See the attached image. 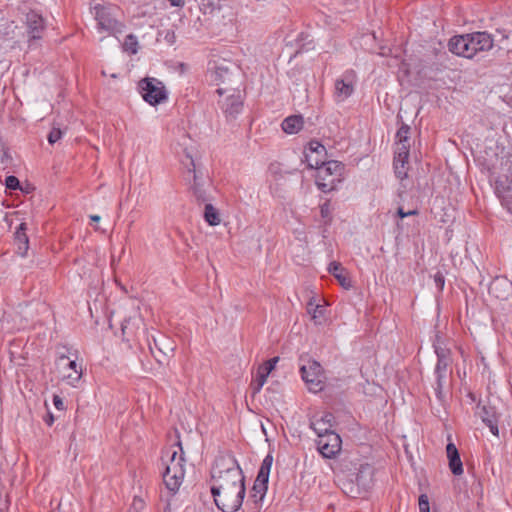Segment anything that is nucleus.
<instances>
[{
    "label": "nucleus",
    "mask_w": 512,
    "mask_h": 512,
    "mask_svg": "<svg viewBox=\"0 0 512 512\" xmlns=\"http://www.w3.org/2000/svg\"><path fill=\"white\" fill-rule=\"evenodd\" d=\"M27 26L33 39L41 37V32L44 29V21L41 15L31 11L26 16Z\"/></svg>",
    "instance_id": "22"
},
{
    "label": "nucleus",
    "mask_w": 512,
    "mask_h": 512,
    "mask_svg": "<svg viewBox=\"0 0 512 512\" xmlns=\"http://www.w3.org/2000/svg\"><path fill=\"white\" fill-rule=\"evenodd\" d=\"M469 396H470V399H472V400H474V399H475V398H474V394L469 393Z\"/></svg>",
    "instance_id": "58"
},
{
    "label": "nucleus",
    "mask_w": 512,
    "mask_h": 512,
    "mask_svg": "<svg viewBox=\"0 0 512 512\" xmlns=\"http://www.w3.org/2000/svg\"><path fill=\"white\" fill-rule=\"evenodd\" d=\"M320 148V141L312 140L304 150V159L302 162L306 163L309 170H315L316 174L315 185L320 189V180L318 178V170L320 169V157L318 155V149Z\"/></svg>",
    "instance_id": "13"
},
{
    "label": "nucleus",
    "mask_w": 512,
    "mask_h": 512,
    "mask_svg": "<svg viewBox=\"0 0 512 512\" xmlns=\"http://www.w3.org/2000/svg\"><path fill=\"white\" fill-rule=\"evenodd\" d=\"M394 154L398 156L405 155L409 157L410 143H396V149L394 151Z\"/></svg>",
    "instance_id": "36"
},
{
    "label": "nucleus",
    "mask_w": 512,
    "mask_h": 512,
    "mask_svg": "<svg viewBox=\"0 0 512 512\" xmlns=\"http://www.w3.org/2000/svg\"><path fill=\"white\" fill-rule=\"evenodd\" d=\"M91 9L100 32H107L108 34L122 32L123 26L115 17V12L117 11L115 7L95 3Z\"/></svg>",
    "instance_id": "7"
},
{
    "label": "nucleus",
    "mask_w": 512,
    "mask_h": 512,
    "mask_svg": "<svg viewBox=\"0 0 512 512\" xmlns=\"http://www.w3.org/2000/svg\"><path fill=\"white\" fill-rule=\"evenodd\" d=\"M342 455V439L340 435L330 429L322 431V458L333 459L329 463L334 473L344 472L348 469L345 459L339 460Z\"/></svg>",
    "instance_id": "5"
},
{
    "label": "nucleus",
    "mask_w": 512,
    "mask_h": 512,
    "mask_svg": "<svg viewBox=\"0 0 512 512\" xmlns=\"http://www.w3.org/2000/svg\"><path fill=\"white\" fill-rule=\"evenodd\" d=\"M149 105L156 107L157 105L165 102L167 98H143Z\"/></svg>",
    "instance_id": "42"
},
{
    "label": "nucleus",
    "mask_w": 512,
    "mask_h": 512,
    "mask_svg": "<svg viewBox=\"0 0 512 512\" xmlns=\"http://www.w3.org/2000/svg\"><path fill=\"white\" fill-rule=\"evenodd\" d=\"M322 423H327L330 427H332L335 423V417L332 413L327 412L322 416Z\"/></svg>",
    "instance_id": "43"
},
{
    "label": "nucleus",
    "mask_w": 512,
    "mask_h": 512,
    "mask_svg": "<svg viewBox=\"0 0 512 512\" xmlns=\"http://www.w3.org/2000/svg\"><path fill=\"white\" fill-rule=\"evenodd\" d=\"M490 429V432L498 436L499 435V429H498V420L489 421V424L487 425Z\"/></svg>",
    "instance_id": "46"
},
{
    "label": "nucleus",
    "mask_w": 512,
    "mask_h": 512,
    "mask_svg": "<svg viewBox=\"0 0 512 512\" xmlns=\"http://www.w3.org/2000/svg\"><path fill=\"white\" fill-rule=\"evenodd\" d=\"M278 362H279V357L276 356V357H273V358L267 360L266 362H264V364L267 367V369H269L270 372H272V370L275 368V366Z\"/></svg>",
    "instance_id": "44"
},
{
    "label": "nucleus",
    "mask_w": 512,
    "mask_h": 512,
    "mask_svg": "<svg viewBox=\"0 0 512 512\" xmlns=\"http://www.w3.org/2000/svg\"><path fill=\"white\" fill-rule=\"evenodd\" d=\"M495 193L497 197L500 199V201H503V197L506 196V194H512V187L511 184L507 183V180H497L495 183Z\"/></svg>",
    "instance_id": "29"
},
{
    "label": "nucleus",
    "mask_w": 512,
    "mask_h": 512,
    "mask_svg": "<svg viewBox=\"0 0 512 512\" xmlns=\"http://www.w3.org/2000/svg\"><path fill=\"white\" fill-rule=\"evenodd\" d=\"M436 287L441 291L444 288L445 277L441 272H437L434 276Z\"/></svg>",
    "instance_id": "41"
},
{
    "label": "nucleus",
    "mask_w": 512,
    "mask_h": 512,
    "mask_svg": "<svg viewBox=\"0 0 512 512\" xmlns=\"http://www.w3.org/2000/svg\"><path fill=\"white\" fill-rule=\"evenodd\" d=\"M433 348L437 356L434 373L449 374V367L452 363L451 350L442 346V340L439 333L435 335V339L433 340Z\"/></svg>",
    "instance_id": "12"
},
{
    "label": "nucleus",
    "mask_w": 512,
    "mask_h": 512,
    "mask_svg": "<svg viewBox=\"0 0 512 512\" xmlns=\"http://www.w3.org/2000/svg\"><path fill=\"white\" fill-rule=\"evenodd\" d=\"M354 478L343 483V491L349 497H364L374 484V467L369 463H362L357 468Z\"/></svg>",
    "instance_id": "4"
},
{
    "label": "nucleus",
    "mask_w": 512,
    "mask_h": 512,
    "mask_svg": "<svg viewBox=\"0 0 512 512\" xmlns=\"http://www.w3.org/2000/svg\"><path fill=\"white\" fill-rule=\"evenodd\" d=\"M435 384L434 391L439 403L444 406L447 403L448 394V374L446 373H434Z\"/></svg>",
    "instance_id": "21"
},
{
    "label": "nucleus",
    "mask_w": 512,
    "mask_h": 512,
    "mask_svg": "<svg viewBox=\"0 0 512 512\" xmlns=\"http://www.w3.org/2000/svg\"><path fill=\"white\" fill-rule=\"evenodd\" d=\"M220 105L227 116L235 117L242 111L244 103L241 98H224Z\"/></svg>",
    "instance_id": "23"
},
{
    "label": "nucleus",
    "mask_w": 512,
    "mask_h": 512,
    "mask_svg": "<svg viewBox=\"0 0 512 512\" xmlns=\"http://www.w3.org/2000/svg\"><path fill=\"white\" fill-rule=\"evenodd\" d=\"M356 81L357 76L353 70L345 71L335 82L336 92L339 95L350 96L354 92Z\"/></svg>",
    "instance_id": "17"
},
{
    "label": "nucleus",
    "mask_w": 512,
    "mask_h": 512,
    "mask_svg": "<svg viewBox=\"0 0 512 512\" xmlns=\"http://www.w3.org/2000/svg\"><path fill=\"white\" fill-rule=\"evenodd\" d=\"M111 77L115 78V77H116V74H115V73H112V74H111Z\"/></svg>",
    "instance_id": "60"
},
{
    "label": "nucleus",
    "mask_w": 512,
    "mask_h": 512,
    "mask_svg": "<svg viewBox=\"0 0 512 512\" xmlns=\"http://www.w3.org/2000/svg\"><path fill=\"white\" fill-rule=\"evenodd\" d=\"M204 220L210 226H217L221 223V216L218 211L211 203L206 202L203 213Z\"/></svg>",
    "instance_id": "27"
},
{
    "label": "nucleus",
    "mask_w": 512,
    "mask_h": 512,
    "mask_svg": "<svg viewBox=\"0 0 512 512\" xmlns=\"http://www.w3.org/2000/svg\"><path fill=\"white\" fill-rule=\"evenodd\" d=\"M164 454L168 460L164 462L163 482L170 492L175 493L179 490L185 476V458L181 443L178 442L175 447L168 448Z\"/></svg>",
    "instance_id": "3"
},
{
    "label": "nucleus",
    "mask_w": 512,
    "mask_h": 512,
    "mask_svg": "<svg viewBox=\"0 0 512 512\" xmlns=\"http://www.w3.org/2000/svg\"><path fill=\"white\" fill-rule=\"evenodd\" d=\"M90 219H91L93 222H99V221H100V216H99V215H91V216H90Z\"/></svg>",
    "instance_id": "53"
},
{
    "label": "nucleus",
    "mask_w": 512,
    "mask_h": 512,
    "mask_svg": "<svg viewBox=\"0 0 512 512\" xmlns=\"http://www.w3.org/2000/svg\"><path fill=\"white\" fill-rule=\"evenodd\" d=\"M479 415L486 425L489 424V421L498 420L496 408L493 406H482Z\"/></svg>",
    "instance_id": "28"
},
{
    "label": "nucleus",
    "mask_w": 512,
    "mask_h": 512,
    "mask_svg": "<svg viewBox=\"0 0 512 512\" xmlns=\"http://www.w3.org/2000/svg\"><path fill=\"white\" fill-rule=\"evenodd\" d=\"M267 378L262 375L256 374L255 378L251 381L250 388L253 394L259 393L264 384L266 383Z\"/></svg>",
    "instance_id": "33"
},
{
    "label": "nucleus",
    "mask_w": 512,
    "mask_h": 512,
    "mask_svg": "<svg viewBox=\"0 0 512 512\" xmlns=\"http://www.w3.org/2000/svg\"><path fill=\"white\" fill-rule=\"evenodd\" d=\"M326 389V381L322 379V388L321 391L323 392Z\"/></svg>",
    "instance_id": "56"
},
{
    "label": "nucleus",
    "mask_w": 512,
    "mask_h": 512,
    "mask_svg": "<svg viewBox=\"0 0 512 512\" xmlns=\"http://www.w3.org/2000/svg\"><path fill=\"white\" fill-rule=\"evenodd\" d=\"M446 453L448 458L449 469L453 475L459 476L463 473V464L459 451L454 443L449 442L446 445Z\"/></svg>",
    "instance_id": "19"
},
{
    "label": "nucleus",
    "mask_w": 512,
    "mask_h": 512,
    "mask_svg": "<svg viewBox=\"0 0 512 512\" xmlns=\"http://www.w3.org/2000/svg\"><path fill=\"white\" fill-rule=\"evenodd\" d=\"M408 159H409V157H407L405 155L398 156V155L394 154V161H393L394 172H395L396 177L401 180H403L407 177L408 164H409Z\"/></svg>",
    "instance_id": "26"
},
{
    "label": "nucleus",
    "mask_w": 512,
    "mask_h": 512,
    "mask_svg": "<svg viewBox=\"0 0 512 512\" xmlns=\"http://www.w3.org/2000/svg\"><path fill=\"white\" fill-rule=\"evenodd\" d=\"M5 185L8 189L15 190L19 188L20 182L15 176H8L5 180Z\"/></svg>",
    "instance_id": "39"
},
{
    "label": "nucleus",
    "mask_w": 512,
    "mask_h": 512,
    "mask_svg": "<svg viewBox=\"0 0 512 512\" xmlns=\"http://www.w3.org/2000/svg\"><path fill=\"white\" fill-rule=\"evenodd\" d=\"M62 137V132L59 128H53L48 134V142L50 144L56 143Z\"/></svg>",
    "instance_id": "38"
},
{
    "label": "nucleus",
    "mask_w": 512,
    "mask_h": 512,
    "mask_svg": "<svg viewBox=\"0 0 512 512\" xmlns=\"http://www.w3.org/2000/svg\"><path fill=\"white\" fill-rule=\"evenodd\" d=\"M470 33L453 36L448 42V49L455 55L472 58Z\"/></svg>",
    "instance_id": "15"
},
{
    "label": "nucleus",
    "mask_w": 512,
    "mask_h": 512,
    "mask_svg": "<svg viewBox=\"0 0 512 512\" xmlns=\"http://www.w3.org/2000/svg\"><path fill=\"white\" fill-rule=\"evenodd\" d=\"M303 118L300 115H292L286 117L282 124V130L287 134H296L303 127Z\"/></svg>",
    "instance_id": "24"
},
{
    "label": "nucleus",
    "mask_w": 512,
    "mask_h": 512,
    "mask_svg": "<svg viewBox=\"0 0 512 512\" xmlns=\"http://www.w3.org/2000/svg\"><path fill=\"white\" fill-rule=\"evenodd\" d=\"M26 224L21 223L15 233V239L18 243V253L25 256L28 251V236L26 234Z\"/></svg>",
    "instance_id": "25"
},
{
    "label": "nucleus",
    "mask_w": 512,
    "mask_h": 512,
    "mask_svg": "<svg viewBox=\"0 0 512 512\" xmlns=\"http://www.w3.org/2000/svg\"><path fill=\"white\" fill-rule=\"evenodd\" d=\"M469 37L471 38L470 46L472 56H474L477 52L488 51L493 47L492 36L485 31L470 33Z\"/></svg>",
    "instance_id": "18"
},
{
    "label": "nucleus",
    "mask_w": 512,
    "mask_h": 512,
    "mask_svg": "<svg viewBox=\"0 0 512 512\" xmlns=\"http://www.w3.org/2000/svg\"><path fill=\"white\" fill-rule=\"evenodd\" d=\"M321 301H322V307H323L324 305H327V303H326V301H325V299H324L323 297L321 298Z\"/></svg>",
    "instance_id": "57"
},
{
    "label": "nucleus",
    "mask_w": 512,
    "mask_h": 512,
    "mask_svg": "<svg viewBox=\"0 0 512 512\" xmlns=\"http://www.w3.org/2000/svg\"><path fill=\"white\" fill-rule=\"evenodd\" d=\"M129 512H146L145 501L142 498L135 496L133 498Z\"/></svg>",
    "instance_id": "34"
},
{
    "label": "nucleus",
    "mask_w": 512,
    "mask_h": 512,
    "mask_svg": "<svg viewBox=\"0 0 512 512\" xmlns=\"http://www.w3.org/2000/svg\"><path fill=\"white\" fill-rule=\"evenodd\" d=\"M501 204L510 214H512V193L506 194V196L503 197Z\"/></svg>",
    "instance_id": "40"
},
{
    "label": "nucleus",
    "mask_w": 512,
    "mask_h": 512,
    "mask_svg": "<svg viewBox=\"0 0 512 512\" xmlns=\"http://www.w3.org/2000/svg\"><path fill=\"white\" fill-rule=\"evenodd\" d=\"M270 370L267 369V367L265 366V364L263 363L262 365H260L257 369V373L258 375H262L263 377L265 378H268L269 374H270Z\"/></svg>",
    "instance_id": "47"
},
{
    "label": "nucleus",
    "mask_w": 512,
    "mask_h": 512,
    "mask_svg": "<svg viewBox=\"0 0 512 512\" xmlns=\"http://www.w3.org/2000/svg\"><path fill=\"white\" fill-rule=\"evenodd\" d=\"M315 449L320 454V440L315 441Z\"/></svg>",
    "instance_id": "54"
},
{
    "label": "nucleus",
    "mask_w": 512,
    "mask_h": 512,
    "mask_svg": "<svg viewBox=\"0 0 512 512\" xmlns=\"http://www.w3.org/2000/svg\"><path fill=\"white\" fill-rule=\"evenodd\" d=\"M272 464L273 456L272 454L269 453L265 456L261 463L257 477L254 481L253 487L250 492V498L253 500L255 504L262 502L267 493L269 475Z\"/></svg>",
    "instance_id": "9"
},
{
    "label": "nucleus",
    "mask_w": 512,
    "mask_h": 512,
    "mask_svg": "<svg viewBox=\"0 0 512 512\" xmlns=\"http://www.w3.org/2000/svg\"><path fill=\"white\" fill-rule=\"evenodd\" d=\"M170 4L175 7H181L184 5L185 0H169Z\"/></svg>",
    "instance_id": "50"
},
{
    "label": "nucleus",
    "mask_w": 512,
    "mask_h": 512,
    "mask_svg": "<svg viewBox=\"0 0 512 512\" xmlns=\"http://www.w3.org/2000/svg\"><path fill=\"white\" fill-rule=\"evenodd\" d=\"M58 361L59 365L63 366L62 380L72 387H77L82 377V366L65 355H61Z\"/></svg>",
    "instance_id": "11"
},
{
    "label": "nucleus",
    "mask_w": 512,
    "mask_h": 512,
    "mask_svg": "<svg viewBox=\"0 0 512 512\" xmlns=\"http://www.w3.org/2000/svg\"><path fill=\"white\" fill-rule=\"evenodd\" d=\"M138 90L141 96H167L169 93L163 82L154 77L140 80Z\"/></svg>",
    "instance_id": "14"
},
{
    "label": "nucleus",
    "mask_w": 512,
    "mask_h": 512,
    "mask_svg": "<svg viewBox=\"0 0 512 512\" xmlns=\"http://www.w3.org/2000/svg\"><path fill=\"white\" fill-rule=\"evenodd\" d=\"M318 419L316 416H311L310 418V428L317 434L318 437H320V430L318 429Z\"/></svg>",
    "instance_id": "45"
},
{
    "label": "nucleus",
    "mask_w": 512,
    "mask_h": 512,
    "mask_svg": "<svg viewBox=\"0 0 512 512\" xmlns=\"http://www.w3.org/2000/svg\"><path fill=\"white\" fill-rule=\"evenodd\" d=\"M488 291L499 300H507L512 295V282L504 276H497L490 283Z\"/></svg>",
    "instance_id": "16"
},
{
    "label": "nucleus",
    "mask_w": 512,
    "mask_h": 512,
    "mask_svg": "<svg viewBox=\"0 0 512 512\" xmlns=\"http://www.w3.org/2000/svg\"><path fill=\"white\" fill-rule=\"evenodd\" d=\"M165 40L167 43L169 44H173L175 42V39H176V36H175V33L174 31L172 30H168L165 34Z\"/></svg>",
    "instance_id": "49"
},
{
    "label": "nucleus",
    "mask_w": 512,
    "mask_h": 512,
    "mask_svg": "<svg viewBox=\"0 0 512 512\" xmlns=\"http://www.w3.org/2000/svg\"><path fill=\"white\" fill-rule=\"evenodd\" d=\"M419 512H430L429 498L427 494H421L418 498Z\"/></svg>",
    "instance_id": "37"
},
{
    "label": "nucleus",
    "mask_w": 512,
    "mask_h": 512,
    "mask_svg": "<svg viewBox=\"0 0 512 512\" xmlns=\"http://www.w3.org/2000/svg\"><path fill=\"white\" fill-rule=\"evenodd\" d=\"M123 48L131 54H136L138 51L137 38L132 34L128 35L123 43Z\"/></svg>",
    "instance_id": "31"
},
{
    "label": "nucleus",
    "mask_w": 512,
    "mask_h": 512,
    "mask_svg": "<svg viewBox=\"0 0 512 512\" xmlns=\"http://www.w3.org/2000/svg\"><path fill=\"white\" fill-rule=\"evenodd\" d=\"M183 165L186 167L188 175L192 176L191 190L196 201L199 204L208 202L210 197L204 187L205 182L203 177L196 171L194 160L189 154L186 155V161H183Z\"/></svg>",
    "instance_id": "10"
},
{
    "label": "nucleus",
    "mask_w": 512,
    "mask_h": 512,
    "mask_svg": "<svg viewBox=\"0 0 512 512\" xmlns=\"http://www.w3.org/2000/svg\"><path fill=\"white\" fill-rule=\"evenodd\" d=\"M301 378L312 393L320 392V363L309 353L299 357Z\"/></svg>",
    "instance_id": "6"
},
{
    "label": "nucleus",
    "mask_w": 512,
    "mask_h": 512,
    "mask_svg": "<svg viewBox=\"0 0 512 512\" xmlns=\"http://www.w3.org/2000/svg\"><path fill=\"white\" fill-rule=\"evenodd\" d=\"M329 206H330V201L329 200H326L322 204V209H321V212H322V224H324V225H326V224L331 222Z\"/></svg>",
    "instance_id": "35"
},
{
    "label": "nucleus",
    "mask_w": 512,
    "mask_h": 512,
    "mask_svg": "<svg viewBox=\"0 0 512 512\" xmlns=\"http://www.w3.org/2000/svg\"><path fill=\"white\" fill-rule=\"evenodd\" d=\"M128 324H129V320H125L122 324H121V329H122V332L125 333V330L128 328Z\"/></svg>",
    "instance_id": "52"
},
{
    "label": "nucleus",
    "mask_w": 512,
    "mask_h": 512,
    "mask_svg": "<svg viewBox=\"0 0 512 512\" xmlns=\"http://www.w3.org/2000/svg\"><path fill=\"white\" fill-rule=\"evenodd\" d=\"M211 478V493L218 509L222 512L238 511L245 496V485L235 457L229 453L219 455L211 469Z\"/></svg>",
    "instance_id": "1"
},
{
    "label": "nucleus",
    "mask_w": 512,
    "mask_h": 512,
    "mask_svg": "<svg viewBox=\"0 0 512 512\" xmlns=\"http://www.w3.org/2000/svg\"><path fill=\"white\" fill-rule=\"evenodd\" d=\"M410 127L407 124H402L396 133V143H410L409 141Z\"/></svg>",
    "instance_id": "32"
},
{
    "label": "nucleus",
    "mask_w": 512,
    "mask_h": 512,
    "mask_svg": "<svg viewBox=\"0 0 512 512\" xmlns=\"http://www.w3.org/2000/svg\"><path fill=\"white\" fill-rule=\"evenodd\" d=\"M322 150H325V145L322 143L321 145Z\"/></svg>",
    "instance_id": "59"
},
{
    "label": "nucleus",
    "mask_w": 512,
    "mask_h": 512,
    "mask_svg": "<svg viewBox=\"0 0 512 512\" xmlns=\"http://www.w3.org/2000/svg\"><path fill=\"white\" fill-rule=\"evenodd\" d=\"M407 214H408V216L409 215H417L418 211L417 210L408 211Z\"/></svg>",
    "instance_id": "55"
},
{
    "label": "nucleus",
    "mask_w": 512,
    "mask_h": 512,
    "mask_svg": "<svg viewBox=\"0 0 512 512\" xmlns=\"http://www.w3.org/2000/svg\"><path fill=\"white\" fill-rule=\"evenodd\" d=\"M345 165L336 160L322 161V193L336 189L344 179Z\"/></svg>",
    "instance_id": "8"
},
{
    "label": "nucleus",
    "mask_w": 512,
    "mask_h": 512,
    "mask_svg": "<svg viewBox=\"0 0 512 512\" xmlns=\"http://www.w3.org/2000/svg\"><path fill=\"white\" fill-rule=\"evenodd\" d=\"M53 404L54 406L58 409V410H63L64 409V403H63V400L61 399V397L57 396V395H54L53 397Z\"/></svg>",
    "instance_id": "48"
},
{
    "label": "nucleus",
    "mask_w": 512,
    "mask_h": 512,
    "mask_svg": "<svg viewBox=\"0 0 512 512\" xmlns=\"http://www.w3.org/2000/svg\"><path fill=\"white\" fill-rule=\"evenodd\" d=\"M207 78L211 84L216 86L215 93L219 96L223 94L234 96L235 93H240L241 74L238 68L230 62H214L208 69Z\"/></svg>",
    "instance_id": "2"
},
{
    "label": "nucleus",
    "mask_w": 512,
    "mask_h": 512,
    "mask_svg": "<svg viewBox=\"0 0 512 512\" xmlns=\"http://www.w3.org/2000/svg\"><path fill=\"white\" fill-rule=\"evenodd\" d=\"M320 307V304L316 303V296H311L306 305L307 314L310 316L311 320L314 321L315 325L318 324V316L317 310Z\"/></svg>",
    "instance_id": "30"
},
{
    "label": "nucleus",
    "mask_w": 512,
    "mask_h": 512,
    "mask_svg": "<svg viewBox=\"0 0 512 512\" xmlns=\"http://www.w3.org/2000/svg\"><path fill=\"white\" fill-rule=\"evenodd\" d=\"M327 270L331 275H333L337 279L341 287H343L346 290L352 287L349 273L340 262H331L328 265Z\"/></svg>",
    "instance_id": "20"
},
{
    "label": "nucleus",
    "mask_w": 512,
    "mask_h": 512,
    "mask_svg": "<svg viewBox=\"0 0 512 512\" xmlns=\"http://www.w3.org/2000/svg\"><path fill=\"white\" fill-rule=\"evenodd\" d=\"M397 215H398L401 219H403V218H405V217H407V216H408L407 212H405V211L403 210V208H402V207H399V208H398V210H397Z\"/></svg>",
    "instance_id": "51"
}]
</instances>
